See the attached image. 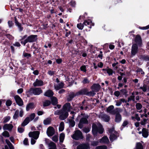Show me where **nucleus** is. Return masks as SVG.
Listing matches in <instances>:
<instances>
[{
    "label": "nucleus",
    "instance_id": "de8ad7c7",
    "mask_svg": "<svg viewBox=\"0 0 149 149\" xmlns=\"http://www.w3.org/2000/svg\"><path fill=\"white\" fill-rule=\"evenodd\" d=\"M10 117L9 116H7L3 118V121L4 123H6L10 119Z\"/></svg>",
    "mask_w": 149,
    "mask_h": 149
},
{
    "label": "nucleus",
    "instance_id": "c756f323",
    "mask_svg": "<svg viewBox=\"0 0 149 149\" xmlns=\"http://www.w3.org/2000/svg\"><path fill=\"white\" fill-rule=\"evenodd\" d=\"M22 56L24 57H26L27 59H28L31 57V55L30 54L24 52L23 53Z\"/></svg>",
    "mask_w": 149,
    "mask_h": 149
},
{
    "label": "nucleus",
    "instance_id": "4be33fe9",
    "mask_svg": "<svg viewBox=\"0 0 149 149\" xmlns=\"http://www.w3.org/2000/svg\"><path fill=\"white\" fill-rule=\"evenodd\" d=\"M64 85V83L61 82L57 85H54V88L56 90H58L63 88Z\"/></svg>",
    "mask_w": 149,
    "mask_h": 149
},
{
    "label": "nucleus",
    "instance_id": "37998d69",
    "mask_svg": "<svg viewBox=\"0 0 149 149\" xmlns=\"http://www.w3.org/2000/svg\"><path fill=\"white\" fill-rule=\"evenodd\" d=\"M80 70L84 72H86L87 70L86 69V67L85 65H82L80 68Z\"/></svg>",
    "mask_w": 149,
    "mask_h": 149
},
{
    "label": "nucleus",
    "instance_id": "423d86ee",
    "mask_svg": "<svg viewBox=\"0 0 149 149\" xmlns=\"http://www.w3.org/2000/svg\"><path fill=\"white\" fill-rule=\"evenodd\" d=\"M138 45L136 43L132 44L131 49V57L135 56L137 53L138 51Z\"/></svg>",
    "mask_w": 149,
    "mask_h": 149
},
{
    "label": "nucleus",
    "instance_id": "f257e3e1",
    "mask_svg": "<svg viewBox=\"0 0 149 149\" xmlns=\"http://www.w3.org/2000/svg\"><path fill=\"white\" fill-rule=\"evenodd\" d=\"M38 39V36L36 35H31L28 36L27 35H25L21 37L20 40L21 43L24 45H25L28 42L33 43L37 41Z\"/></svg>",
    "mask_w": 149,
    "mask_h": 149
},
{
    "label": "nucleus",
    "instance_id": "7c9ffc66",
    "mask_svg": "<svg viewBox=\"0 0 149 149\" xmlns=\"http://www.w3.org/2000/svg\"><path fill=\"white\" fill-rule=\"evenodd\" d=\"M90 20H85L83 22V24L84 25L86 26H87L88 27L90 28V29L91 28V26L90 24Z\"/></svg>",
    "mask_w": 149,
    "mask_h": 149
},
{
    "label": "nucleus",
    "instance_id": "c03bdc74",
    "mask_svg": "<svg viewBox=\"0 0 149 149\" xmlns=\"http://www.w3.org/2000/svg\"><path fill=\"white\" fill-rule=\"evenodd\" d=\"M58 57L59 58H55V60L57 64H60L62 62V60L61 58H60L59 56H58Z\"/></svg>",
    "mask_w": 149,
    "mask_h": 149
},
{
    "label": "nucleus",
    "instance_id": "0eeeda50",
    "mask_svg": "<svg viewBox=\"0 0 149 149\" xmlns=\"http://www.w3.org/2000/svg\"><path fill=\"white\" fill-rule=\"evenodd\" d=\"M72 137L74 139L78 140L82 138V134L81 132L79 130L75 131L74 133L72 136Z\"/></svg>",
    "mask_w": 149,
    "mask_h": 149
},
{
    "label": "nucleus",
    "instance_id": "6e6552de",
    "mask_svg": "<svg viewBox=\"0 0 149 149\" xmlns=\"http://www.w3.org/2000/svg\"><path fill=\"white\" fill-rule=\"evenodd\" d=\"M91 88L92 90V92L95 93V92H97L101 88L100 85L98 84H94L91 86Z\"/></svg>",
    "mask_w": 149,
    "mask_h": 149
},
{
    "label": "nucleus",
    "instance_id": "72a5a7b5",
    "mask_svg": "<svg viewBox=\"0 0 149 149\" xmlns=\"http://www.w3.org/2000/svg\"><path fill=\"white\" fill-rule=\"evenodd\" d=\"M64 128V123L63 122L61 123H60L59 128V131H62L63 130Z\"/></svg>",
    "mask_w": 149,
    "mask_h": 149
},
{
    "label": "nucleus",
    "instance_id": "2f4dec72",
    "mask_svg": "<svg viewBox=\"0 0 149 149\" xmlns=\"http://www.w3.org/2000/svg\"><path fill=\"white\" fill-rule=\"evenodd\" d=\"M49 149H56V146L53 142H51L49 144Z\"/></svg>",
    "mask_w": 149,
    "mask_h": 149
},
{
    "label": "nucleus",
    "instance_id": "4c0bfd02",
    "mask_svg": "<svg viewBox=\"0 0 149 149\" xmlns=\"http://www.w3.org/2000/svg\"><path fill=\"white\" fill-rule=\"evenodd\" d=\"M65 138V135L63 133H61L60 134L59 137V141L61 142H63V141Z\"/></svg>",
    "mask_w": 149,
    "mask_h": 149
},
{
    "label": "nucleus",
    "instance_id": "5fc2aeb1",
    "mask_svg": "<svg viewBox=\"0 0 149 149\" xmlns=\"http://www.w3.org/2000/svg\"><path fill=\"white\" fill-rule=\"evenodd\" d=\"M2 135L3 136L6 137H9V134L8 132L5 131L2 133Z\"/></svg>",
    "mask_w": 149,
    "mask_h": 149
},
{
    "label": "nucleus",
    "instance_id": "7ed1b4c3",
    "mask_svg": "<svg viewBox=\"0 0 149 149\" xmlns=\"http://www.w3.org/2000/svg\"><path fill=\"white\" fill-rule=\"evenodd\" d=\"M54 114L60 115L59 118L61 120H64L65 119L68 115V112L63 111L62 110H57L55 111Z\"/></svg>",
    "mask_w": 149,
    "mask_h": 149
},
{
    "label": "nucleus",
    "instance_id": "6ab92c4d",
    "mask_svg": "<svg viewBox=\"0 0 149 149\" xmlns=\"http://www.w3.org/2000/svg\"><path fill=\"white\" fill-rule=\"evenodd\" d=\"M99 117L102 120L105 122H108L110 120L109 117L105 114L100 115Z\"/></svg>",
    "mask_w": 149,
    "mask_h": 149
},
{
    "label": "nucleus",
    "instance_id": "79ce46f5",
    "mask_svg": "<svg viewBox=\"0 0 149 149\" xmlns=\"http://www.w3.org/2000/svg\"><path fill=\"white\" fill-rule=\"evenodd\" d=\"M51 104V102L48 100H46L43 102V105L44 107L47 106Z\"/></svg>",
    "mask_w": 149,
    "mask_h": 149
},
{
    "label": "nucleus",
    "instance_id": "f704fd0d",
    "mask_svg": "<svg viewBox=\"0 0 149 149\" xmlns=\"http://www.w3.org/2000/svg\"><path fill=\"white\" fill-rule=\"evenodd\" d=\"M51 122V119L50 118H47L44 120L43 121L44 124L45 125H47L50 124Z\"/></svg>",
    "mask_w": 149,
    "mask_h": 149
},
{
    "label": "nucleus",
    "instance_id": "39448f33",
    "mask_svg": "<svg viewBox=\"0 0 149 149\" xmlns=\"http://www.w3.org/2000/svg\"><path fill=\"white\" fill-rule=\"evenodd\" d=\"M88 116L86 115L83 117L81 118L80 119L79 123L78 125L79 127L81 129L83 127V124H86L88 123L87 118H88Z\"/></svg>",
    "mask_w": 149,
    "mask_h": 149
},
{
    "label": "nucleus",
    "instance_id": "a878e982",
    "mask_svg": "<svg viewBox=\"0 0 149 149\" xmlns=\"http://www.w3.org/2000/svg\"><path fill=\"white\" fill-rule=\"evenodd\" d=\"M76 93H93L91 91L88 92L87 88H84L81 90L77 92Z\"/></svg>",
    "mask_w": 149,
    "mask_h": 149
},
{
    "label": "nucleus",
    "instance_id": "412c9836",
    "mask_svg": "<svg viewBox=\"0 0 149 149\" xmlns=\"http://www.w3.org/2000/svg\"><path fill=\"white\" fill-rule=\"evenodd\" d=\"M122 120L121 116L119 113H117L116 114L115 121L117 123H120Z\"/></svg>",
    "mask_w": 149,
    "mask_h": 149
},
{
    "label": "nucleus",
    "instance_id": "9b49d317",
    "mask_svg": "<svg viewBox=\"0 0 149 149\" xmlns=\"http://www.w3.org/2000/svg\"><path fill=\"white\" fill-rule=\"evenodd\" d=\"M43 81L36 79L33 84V86L34 87L41 86L44 85Z\"/></svg>",
    "mask_w": 149,
    "mask_h": 149
},
{
    "label": "nucleus",
    "instance_id": "774afa93",
    "mask_svg": "<svg viewBox=\"0 0 149 149\" xmlns=\"http://www.w3.org/2000/svg\"><path fill=\"white\" fill-rule=\"evenodd\" d=\"M24 4L25 6L28 7L30 3L27 0H25L24 2Z\"/></svg>",
    "mask_w": 149,
    "mask_h": 149
},
{
    "label": "nucleus",
    "instance_id": "49530a36",
    "mask_svg": "<svg viewBox=\"0 0 149 149\" xmlns=\"http://www.w3.org/2000/svg\"><path fill=\"white\" fill-rule=\"evenodd\" d=\"M147 119L146 118H144L143 120H142L140 122V124L141 125H145L147 123Z\"/></svg>",
    "mask_w": 149,
    "mask_h": 149
},
{
    "label": "nucleus",
    "instance_id": "a19ab883",
    "mask_svg": "<svg viewBox=\"0 0 149 149\" xmlns=\"http://www.w3.org/2000/svg\"><path fill=\"white\" fill-rule=\"evenodd\" d=\"M84 24L83 23V24L80 23L77 24V27L80 30L83 29L84 27Z\"/></svg>",
    "mask_w": 149,
    "mask_h": 149
},
{
    "label": "nucleus",
    "instance_id": "3c124183",
    "mask_svg": "<svg viewBox=\"0 0 149 149\" xmlns=\"http://www.w3.org/2000/svg\"><path fill=\"white\" fill-rule=\"evenodd\" d=\"M56 71H52L51 70H49L48 72V74L50 76L54 75L55 74Z\"/></svg>",
    "mask_w": 149,
    "mask_h": 149
},
{
    "label": "nucleus",
    "instance_id": "680f3d73",
    "mask_svg": "<svg viewBox=\"0 0 149 149\" xmlns=\"http://www.w3.org/2000/svg\"><path fill=\"white\" fill-rule=\"evenodd\" d=\"M136 108L138 110H140L142 107V105L139 103H137L136 104Z\"/></svg>",
    "mask_w": 149,
    "mask_h": 149
},
{
    "label": "nucleus",
    "instance_id": "58836bf2",
    "mask_svg": "<svg viewBox=\"0 0 149 149\" xmlns=\"http://www.w3.org/2000/svg\"><path fill=\"white\" fill-rule=\"evenodd\" d=\"M135 149H143V147L141 143H137Z\"/></svg>",
    "mask_w": 149,
    "mask_h": 149
},
{
    "label": "nucleus",
    "instance_id": "cd10ccee",
    "mask_svg": "<svg viewBox=\"0 0 149 149\" xmlns=\"http://www.w3.org/2000/svg\"><path fill=\"white\" fill-rule=\"evenodd\" d=\"M30 121L29 120V117H26L22 124V126H25L28 124Z\"/></svg>",
    "mask_w": 149,
    "mask_h": 149
},
{
    "label": "nucleus",
    "instance_id": "a211bd4d",
    "mask_svg": "<svg viewBox=\"0 0 149 149\" xmlns=\"http://www.w3.org/2000/svg\"><path fill=\"white\" fill-rule=\"evenodd\" d=\"M13 127V126L10 124H6L3 126V130H7L9 131H11Z\"/></svg>",
    "mask_w": 149,
    "mask_h": 149
},
{
    "label": "nucleus",
    "instance_id": "0e129e2a",
    "mask_svg": "<svg viewBox=\"0 0 149 149\" xmlns=\"http://www.w3.org/2000/svg\"><path fill=\"white\" fill-rule=\"evenodd\" d=\"M95 149H107V147L105 146H99L96 147Z\"/></svg>",
    "mask_w": 149,
    "mask_h": 149
},
{
    "label": "nucleus",
    "instance_id": "603ef678",
    "mask_svg": "<svg viewBox=\"0 0 149 149\" xmlns=\"http://www.w3.org/2000/svg\"><path fill=\"white\" fill-rule=\"evenodd\" d=\"M82 83L84 84H88L89 83V81L87 77L84 78V79L82 81Z\"/></svg>",
    "mask_w": 149,
    "mask_h": 149
},
{
    "label": "nucleus",
    "instance_id": "c85d7f7f",
    "mask_svg": "<svg viewBox=\"0 0 149 149\" xmlns=\"http://www.w3.org/2000/svg\"><path fill=\"white\" fill-rule=\"evenodd\" d=\"M2 44L6 47H4V48H7V47L10 46L11 45L10 42L7 40H5L4 42H3Z\"/></svg>",
    "mask_w": 149,
    "mask_h": 149
},
{
    "label": "nucleus",
    "instance_id": "69168bd1",
    "mask_svg": "<svg viewBox=\"0 0 149 149\" xmlns=\"http://www.w3.org/2000/svg\"><path fill=\"white\" fill-rule=\"evenodd\" d=\"M137 72H140L142 74H144V72L143 71V70L141 68H139L137 69Z\"/></svg>",
    "mask_w": 149,
    "mask_h": 149
},
{
    "label": "nucleus",
    "instance_id": "9d476101",
    "mask_svg": "<svg viewBox=\"0 0 149 149\" xmlns=\"http://www.w3.org/2000/svg\"><path fill=\"white\" fill-rule=\"evenodd\" d=\"M39 132L38 131H36L30 132L29 134V136L34 139L36 140L39 137Z\"/></svg>",
    "mask_w": 149,
    "mask_h": 149
},
{
    "label": "nucleus",
    "instance_id": "4468645a",
    "mask_svg": "<svg viewBox=\"0 0 149 149\" xmlns=\"http://www.w3.org/2000/svg\"><path fill=\"white\" fill-rule=\"evenodd\" d=\"M14 98L16 102L19 106H22L23 104L22 100L19 96L16 95L14 96Z\"/></svg>",
    "mask_w": 149,
    "mask_h": 149
},
{
    "label": "nucleus",
    "instance_id": "2eb2a0df",
    "mask_svg": "<svg viewBox=\"0 0 149 149\" xmlns=\"http://www.w3.org/2000/svg\"><path fill=\"white\" fill-rule=\"evenodd\" d=\"M70 109V104L69 103H66L63 107V112H67L69 111Z\"/></svg>",
    "mask_w": 149,
    "mask_h": 149
},
{
    "label": "nucleus",
    "instance_id": "09e8293b",
    "mask_svg": "<svg viewBox=\"0 0 149 149\" xmlns=\"http://www.w3.org/2000/svg\"><path fill=\"white\" fill-rule=\"evenodd\" d=\"M122 110L120 108H117L114 109V114L117 113H120L121 112Z\"/></svg>",
    "mask_w": 149,
    "mask_h": 149
},
{
    "label": "nucleus",
    "instance_id": "e2e57ef3",
    "mask_svg": "<svg viewBox=\"0 0 149 149\" xmlns=\"http://www.w3.org/2000/svg\"><path fill=\"white\" fill-rule=\"evenodd\" d=\"M140 88L144 92H146L147 90V86L146 85H144L143 87L141 86Z\"/></svg>",
    "mask_w": 149,
    "mask_h": 149
},
{
    "label": "nucleus",
    "instance_id": "a18cd8bd",
    "mask_svg": "<svg viewBox=\"0 0 149 149\" xmlns=\"http://www.w3.org/2000/svg\"><path fill=\"white\" fill-rule=\"evenodd\" d=\"M33 48L35 49V50L33 52V54H35V53H38L39 52L40 49H39L36 46H33Z\"/></svg>",
    "mask_w": 149,
    "mask_h": 149
},
{
    "label": "nucleus",
    "instance_id": "4d7b16f0",
    "mask_svg": "<svg viewBox=\"0 0 149 149\" xmlns=\"http://www.w3.org/2000/svg\"><path fill=\"white\" fill-rule=\"evenodd\" d=\"M5 36L10 40H13L14 38V37L10 34H6L5 35Z\"/></svg>",
    "mask_w": 149,
    "mask_h": 149
},
{
    "label": "nucleus",
    "instance_id": "393cba45",
    "mask_svg": "<svg viewBox=\"0 0 149 149\" xmlns=\"http://www.w3.org/2000/svg\"><path fill=\"white\" fill-rule=\"evenodd\" d=\"M35 107L34 104L33 103H31L28 104L26 107V110L29 111L30 109H32Z\"/></svg>",
    "mask_w": 149,
    "mask_h": 149
},
{
    "label": "nucleus",
    "instance_id": "f3484780",
    "mask_svg": "<svg viewBox=\"0 0 149 149\" xmlns=\"http://www.w3.org/2000/svg\"><path fill=\"white\" fill-rule=\"evenodd\" d=\"M89 148V145L88 144H82L79 145L77 149H88Z\"/></svg>",
    "mask_w": 149,
    "mask_h": 149
},
{
    "label": "nucleus",
    "instance_id": "e433bc0d",
    "mask_svg": "<svg viewBox=\"0 0 149 149\" xmlns=\"http://www.w3.org/2000/svg\"><path fill=\"white\" fill-rule=\"evenodd\" d=\"M19 111L18 110H17L15 111L13 117L14 119H16L19 116Z\"/></svg>",
    "mask_w": 149,
    "mask_h": 149
},
{
    "label": "nucleus",
    "instance_id": "13d9d810",
    "mask_svg": "<svg viewBox=\"0 0 149 149\" xmlns=\"http://www.w3.org/2000/svg\"><path fill=\"white\" fill-rule=\"evenodd\" d=\"M69 123L70 126H71L72 127H74L75 125V123L74 121L73 120H69Z\"/></svg>",
    "mask_w": 149,
    "mask_h": 149
},
{
    "label": "nucleus",
    "instance_id": "20e7f679",
    "mask_svg": "<svg viewBox=\"0 0 149 149\" xmlns=\"http://www.w3.org/2000/svg\"><path fill=\"white\" fill-rule=\"evenodd\" d=\"M108 133L110 134L109 138L111 141L112 142L117 139L118 133L115 131L114 128L109 129Z\"/></svg>",
    "mask_w": 149,
    "mask_h": 149
},
{
    "label": "nucleus",
    "instance_id": "ea45409f",
    "mask_svg": "<svg viewBox=\"0 0 149 149\" xmlns=\"http://www.w3.org/2000/svg\"><path fill=\"white\" fill-rule=\"evenodd\" d=\"M35 116V113H31L29 117H29V120L30 121L34 119Z\"/></svg>",
    "mask_w": 149,
    "mask_h": 149
},
{
    "label": "nucleus",
    "instance_id": "5701e85b",
    "mask_svg": "<svg viewBox=\"0 0 149 149\" xmlns=\"http://www.w3.org/2000/svg\"><path fill=\"white\" fill-rule=\"evenodd\" d=\"M109 142V140L107 136H104L100 140V142L101 143H108Z\"/></svg>",
    "mask_w": 149,
    "mask_h": 149
},
{
    "label": "nucleus",
    "instance_id": "ddd939ff",
    "mask_svg": "<svg viewBox=\"0 0 149 149\" xmlns=\"http://www.w3.org/2000/svg\"><path fill=\"white\" fill-rule=\"evenodd\" d=\"M55 133L54 129L52 127H49L47 129V133L49 136H52Z\"/></svg>",
    "mask_w": 149,
    "mask_h": 149
},
{
    "label": "nucleus",
    "instance_id": "f8f14e48",
    "mask_svg": "<svg viewBox=\"0 0 149 149\" xmlns=\"http://www.w3.org/2000/svg\"><path fill=\"white\" fill-rule=\"evenodd\" d=\"M135 42L136 43L139 47H141L142 44V40L141 36L137 35L135 38Z\"/></svg>",
    "mask_w": 149,
    "mask_h": 149
},
{
    "label": "nucleus",
    "instance_id": "bb28decb",
    "mask_svg": "<svg viewBox=\"0 0 149 149\" xmlns=\"http://www.w3.org/2000/svg\"><path fill=\"white\" fill-rule=\"evenodd\" d=\"M30 121L29 120V117H26L22 124V126H25L28 124Z\"/></svg>",
    "mask_w": 149,
    "mask_h": 149
},
{
    "label": "nucleus",
    "instance_id": "b1692460",
    "mask_svg": "<svg viewBox=\"0 0 149 149\" xmlns=\"http://www.w3.org/2000/svg\"><path fill=\"white\" fill-rule=\"evenodd\" d=\"M142 134L143 136L145 137H147L148 135V130L146 129L143 128L142 130Z\"/></svg>",
    "mask_w": 149,
    "mask_h": 149
},
{
    "label": "nucleus",
    "instance_id": "aec40b11",
    "mask_svg": "<svg viewBox=\"0 0 149 149\" xmlns=\"http://www.w3.org/2000/svg\"><path fill=\"white\" fill-rule=\"evenodd\" d=\"M113 109L114 106L113 105H111L107 109V112L112 114H114V110H113Z\"/></svg>",
    "mask_w": 149,
    "mask_h": 149
},
{
    "label": "nucleus",
    "instance_id": "1a4fd4ad",
    "mask_svg": "<svg viewBox=\"0 0 149 149\" xmlns=\"http://www.w3.org/2000/svg\"><path fill=\"white\" fill-rule=\"evenodd\" d=\"M53 94H44V95L51 97L52 104L53 105H56L58 103V100L54 97L53 96Z\"/></svg>",
    "mask_w": 149,
    "mask_h": 149
},
{
    "label": "nucleus",
    "instance_id": "c9c22d12",
    "mask_svg": "<svg viewBox=\"0 0 149 149\" xmlns=\"http://www.w3.org/2000/svg\"><path fill=\"white\" fill-rule=\"evenodd\" d=\"M42 91L41 88H35V93H42Z\"/></svg>",
    "mask_w": 149,
    "mask_h": 149
},
{
    "label": "nucleus",
    "instance_id": "338daca9",
    "mask_svg": "<svg viewBox=\"0 0 149 149\" xmlns=\"http://www.w3.org/2000/svg\"><path fill=\"white\" fill-rule=\"evenodd\" d=\"M20 62L22 65L26 64L27 63L26 59H24L21 60L20 61Z\"/></svg>",
    "mask_w": 149,
    "mask_h": 149
},
{
    "label": "nucleus",
    "instance_id": "dca6fc26",
    "mask_svg": "<svg viewBox=\"0 0 149 149\" xmlns=\"http://www.w3.org/2000/svg\"><path fill=\"white\" fill-rule=\"evenodd\" d=\"M102 70L104 71V73H108L109 76L112 75L113 74V70L109 68L108 67H107L106 69H103Z\"/></svg>",
    "mask_w": 149,
    "mask_h": 149
},
{
    "label": "nucleus",
    "instance_id": "bf43d9fd",
    "mask_svg": "<svg viewBox=\"0 0 149 149\" xmlns=\"http://www.w3.org/2000/svg\"><path fill=\"white\" fill-rule=\"evenodd\" d=\"M29 93H35V88H31L28 91Z\"/></svg>",
    "mask_w": 149,
    "mask_h": 149
},
{
    "label": "nucleus",
    "instance_id": "864d4df0",
    "mask_svg": "<svg viewBox=\"0 0 149 149\" xmlns=\"http://www.w3.org/2000/svg\"><path fill=\"white\" fill-rule=\"evenodd\" d=\"M52 139L55 142H57L58 141V137L57 135H55L52 137Z\"/></svg>",
    "mask_w": 149,
    "mask_h": 149
},
{
    "label": "nucleus",
    "instance_id": "052dcab7",
    "mask_svg": "<svg viewBox=\"0 0 149 149\" xmlns=\"http://www.w3.org/2000/svg\"><path fill=\"white\" fill-rule=\"evenodd\" d=\"M16 26L18 27V29L19 31H22L23 30V27L22 26L21 23Z\"/></svg>",
    "mask_w": 149,
    "mask_h": 149
},
{
    "label": "nucleus",
    "instance_id": "8fccbe9b",
    "mask_svg": "<svg viewBox=\"0 0 149 149\" xmlns=\"http://www.w3.org/2000/svg\"><path fill=\"white\" fill-rule=\"evenodd\" d=\"M12 104V101L10 100H7L6 102V105L7 106H10Z\"/></svg>",
    "mask_w": 149,
    "mask_h": 149
},
{
    "label": "nucleus",
    "instance_id": "6e6d98bb",
    "mask_svg": "<svg viewBox=\"0 0 149 149\" xmlns=\"http://www.w3.org/2000/svg\"><path fill=\"white\" fill-rule=\"evenodd\" d=\"M8 23L9 28L12 27L14 24V23L12 21H8Z\"/></svg>",
    "mask_w": 149,
    "mask_h": 149
},
{
    "label": "nucleus",
    "instance_id": "473e14b6",
    "mask_svg": "<svg viewBox=\"0 0 149 149\" xmlns=\"http://www.w3.org/2000/svg\"><path fill=\"white\" fill-rule=\"evenodd\" d=\"M132 119L134 120L136 119L137 121H140V118L139 116V115L137 114H135L134 116L132 117Z\"/></svg>",
    "mask_w": 149,
    "mask_h": 149
},
{
    "label": "nucleus",
    "instance_id": "f03ea898",
    "mask_svg": "<svg viewBox=\"0 0 149 149\" xmlns=\"http://www.w3.org/2000/svg\"><path fill=\"white\" fill-rule=\"evenodd\" d=\"M103 131L104 130L101 124H99V125H97L94 123L93 124L92 132L94 136H97L98 132L101 134Z\"/></svg>",
    "mask_w": 149,
    "mask_h": 149
}]
</instances>
